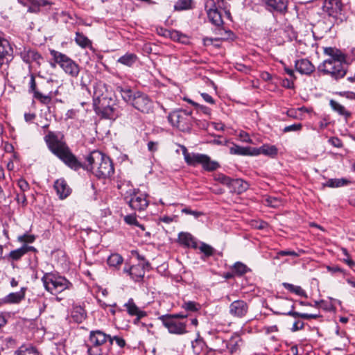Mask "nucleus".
Returning <instances> with one entry per match:
<instances>
[{"mask_svg": "<svg viewBox=\"0 0 355 355\" xmlns=\"http://www.w3.org/2000/svg\"><path fill=\"white\" fill-rule=\"evenodd\" d=\"M59 136L49 131L44 141L50 151L73 170L83 168L91 171L98 178L105 179L114 173L113 164L109 157L98 150H94L87 157V164L84 166L72 153L67 144Z\"/></svg>", "mask_w": 355, "mask_h": 355, "instance_id": "1", "label": "nucleus"}, {"mask_svg": "<svg viewBox=\"0 0 355 355\" xmlns=\"http://www.w3.org/2000/svg\"><path fill=\"white\" fill-rule=\"evenodd\" d=\"M121 95L123 101L139 112L148 114L153 110V102L146 94L130 89H121Z\"/></svg>", "mask_w": 355, "mask_h": 355, "instance_id": "2", "label": "nucleus"}, {"mask_svg": "<svg viewBox=\"0 0 355 355\" xmlns=\"http://www.w3.org/2000/svg\"><path fill=\"white\" fill-rule=\"evenodd\" d=\"M110 335L101 330L91 331L85 346L88 355H107Z\"/></svg>", "mask_w": 355, "mask_h": 355, "instance_id": "3", "label": "nucleus"}, {"mask_svg": "<svg viewBox=\"0 0 355 355\" xmlns=\"http://www.w3.org/2000/svg\"><path fill=\"white\" fill-rule=\"evenodd\" d=\"M45 289L52 295H57L68 289L71 284L65 277L53 272L45 273L42 277Z\"/></svg>", "mask_w": 355, "mask_h": 355, "instance_id": "4", "label": "nucleus"}, {"mask_svg": "<svg viewBox=\"0 0 355 355\" xmlns=\"http://www.w3.org/2000/svg\"><path fill=\"white\" fill-rule=\"evenodd\" d=\"M182 153L184 160L188 165L196 166L198 164H201L203 168L208 171H214L220 166L217 162L211 160L208 155L200 153H189L184 146H183Z\"/></svg>", "mask_w": 355, "mask_h": 355, "instance_id": "5", "label": "nucleus"}, {"mask_svg": "<svg viewBox=\"0 0 355 355\" xmlns=\"http://www.w3.org/2000/svg\"><path fill=\"white\" fill-rule=\"evenodd\" d=\"M50 54L53 57L54 62L58 64L67 74L73 78H76L78 76L80 67L74 60L67 55L54 49L50 50Z\"/></svg>", "mask_w": 355, "mask_h": 355, "instance_id": "6", "label": "nucleus"}, {"mask_svg": "<svg viewBox=\"0 0 355 355\" xmlns=\"http://www.w3.org/2000/svg\"><path fill=\"white\" fill-rule=\"evenodd\" d=\"M318 70L324 74L330 75L335 80H338L346 75L347 67L345 64L338 61L325 60L318 66Z\"/></svg>", "mask_w": 355, "mask_h": 355, "instance_id": "7", "label": "nucleus"}, {"mask_svg": "<svg viewBox=\"0 0 355 355\" xmlns=\"http://www.w3.org/2000/svg\"><path fill=\"white\" fill-rule=\"evenodd\" d=\"M168 333L175 335H184L188 333L187 321L175 319V317L162 315L158 318Z\"/></svg>", "mask_w": 355, "mask_h": 355, "instance_id": "8", "label": "nucleus"}, {"mask_svg": "<svg viewBox=\"0 0 355 355\" xmlns=\"http://www.w3.org/2000/svg\"><path fill=\"white\" fill-rule=\"evenodd\" d=\"M130 198L128 201L130 207L136 211H143L148 205L147 195L139 189H134L130 193Z\"/></svg>", "mask_w": 355, "mask_h": 355, "instance_id": "9", "label": "nucleus"}, {"mask_svg": "<svg viewBox=\"0 0 355 355\" xmlns=\"http://www.w3.org/2000/svg\"><path fill=\"white\" fill-rule=\"evenodd\" d=\"M138 258L141 260V262L123 268V272L128 273L135 282L141 281L145 275L146 268L149 267V263L145 261L143 257L138 255Z\"/></svg>", "mask_w": 355, "mask_h": 355, "instance_id": "10", "label": "nucleus"}, {"mask_svg": "<svg viewBox=\"0 0 355 355\" xmlns=\"http://www.w3.org/2000/svg\"><path fill=\"white\" fill-rule=\"evenodd\" d=\"M12 58V48L9 42L0 37V68L6 69Z\"/></svg>", "mask_w": 355, "mask_h": 355, "instance_id": "11", "label": "nucleus"}, {"mask_svg": "<svg viewBox=\"0 0 355 355\" xmlns=\"http://www.w3.org/2000/svg\"><path fill=\"white\" fill-rule=\"evenodd\" d=\"M248 304L243 300H236L233 301L229 306L230 315L235 318H243L248 313Z\"/></svg>", "mask_w": 355, "mask_h": 355, "instance_id": "12", "label": "nucleus"}, {"mask_svg": "<svg viewBox=\"0 0 355 355\" xmlns=\"http://www.w3.org/2000/svg\"><path fill=\"white\" fill-rule=\"evenodd\" d=\"M190 114L186 110L174 111L169 114L168 119L174 127L184 128L187 124V119Z\"/></svg>", "mask_w": 355, "mask_h": 355, "instance_id": "13", "label": "nucleus"}, {"mask_svg": "<svg viewBox=\"0 0 355 355\" xmlns=\"http://www.w3.org/2000/svg\"><path fill=\"white\" fill-rule=\"evenodd\" d=\"M342 6L340 0H324L322 8L329 16L336 17L340 12Z\"/></svg>", "mask_w": 355, "mask_h": 355, "instance_id": "14", "label": "nucleus"}, {"mask_svg": "<svg viewBox=\"0 0 355 355\" xmlns=\"http://www.w3.org/2000/svg\"><path fill=\"white\" fill-rule=\"evenodd\" d=\"M26 291V287H21L19 291L10 293L6 295L3 298L1 299V302L3 304H19L22 300L25 299Z\"/></svg>", "mask_w": 355, "mask_h": 355, "instance_id": "15", "label": "nucleus"}, {"mask_svg": "<svg viewBox=\"0 0 355 355\" xmlns=\"http://www.w3.org/2000/svg\"><path fill=\"white\" fill-rule=\"evenodd\" d=\"M288 0H266L269 10L285 14L288 10Z\"/></svg>", "mask_w": 355, "mask_h": 355, "instance_id": "16", "label": "nucleus"}, {"mask_svg": "<svg viewBox=\"0 0 355 355\" xmlns=\"http://www.w3.org/2000/svg\"><path fill=\"white\" fill-rule=\"evenodd\" d=\"M54 189H55L59 198L61 200L67 198L71 192V188L62 178L58 179L55 182Z\"/></svg>", "mask_w": 355, "mask_h": 355, "instance_id": "17", "label": "nucleus"}, {"mask_svg": "<svg viewBox=\"0 0 355 355\" xmlns=\"http://www.w3.org/2000/svg\"><path fill=\"white\" fill-rule=\"evenodd\" d=\"M20 55L23 61L28 64L35 62L40 64V60L42 59L41 55L37 51L27 48H24Z\"/></svg>", "mask_w": 355, "mask_h": 355, "instance_id": "18", "label": "nucleus"}, {"mask_svg": "<svg viewBox=\"0 0 355 355\" xmlns=\"http://www.w3.org/2000/svg\"><path fill=\"white\" fill-rule=\"evenodd\" d=\"M295 67L296 70L302 74L309 75L315 70L314 65L307 59L296 60Z\"/></svg>", "mask_w": 355, "mask_h": 355, "instance_id": "19", "label": "nucleus"}, {"mask_svg": "<svg viewBox=\"0 0 355 355\" xmlns=\"http://www.w3.org/2000/svg\"><path fill=\"white\" fill-rule=\"evenodd\" d=\"M279 304V305L290 306L291 309L288 311H286V310L273 311L274 313L276 315H286L292 316L295 318H302V315H304V313H301L294 311H293V309L295 308L294 304L288 299H280Z\"/></svg>", "mask_w": 355, "mask_h": 355, "instance_id": "20", "label": "nucleus"}, {"mask_svg": "<svg viewBox=\"0 0 355 355\" xmlns=\"http://www.w3.org/2000/svg\"><path fill=\"white\" fill-rule=\"evenodd\" d=\"M324 53L331 57L328 59L330 61H338L345 64L346 56L338 49L326 47L324 49Z\"/></svg>", "mask_w": 355, "mask_h": 355, "instance_id": "21", "label": "nucleus"}, {"mask_svg": "<svg viewBox=\"0 0 355 355\" xmlns=\"http://www.w3.org/2000/svg\"><path fill=\"white\" fill-rule=\"evenodd\" d=\"M228 188L232 193H241L248 188V184L241 179H230Z\"/></svg>", "mask_w": 355, "mask_h": 355, "instance_id": "22", "label": "nucleus"}, {"mask_svg": "<svg viewBox=\"0 0 355 355\" xmlns=\"http://www.w3.org/2000/svg\"><path fill=\"white\" fill-rule=\"evenodd\" d=\"M126 308V311L129 315L132 316H136L139 318H142L146 316V313L144 311L141 310L134 302L133 299L130 298L124 304Z\"/></svg>", "mask_w": 355, "mask_h": 355, "instance_id": "23", "label": "nucleus"}, {"mask_svg": "<svg viewBox=\"0 0 355 355\" xmlns=\"http://www.w3.org/2000/svg\"><path fill=\"white\" fill-rule=\"evenodd\" d=\"M209 20L216 26L220 27L223 24L222 14L214 6V8L209 9L207 11Z\"/></svg>", "mask_w": 355, "mask_h": 355, "instance_id": "24", "label": "nucleus"}, {"mask_svg": "<svg viewBox=\"0 0 355 355\" xmlns=\"http://www.w3.org/2000/svg\"><path fill=\"white\" fill-rule=\"evenodd\" d=\"M252 154L253 155L263 154L265 155L274 157L277 154V148L275 146L263 145L258 148H253Z\"/></svg>", "mask_w": 355, "mask_h": 355, "instance_id": "25", "label": "nucleus"}, {"mask_svg": "<svg viewBox=\"0 0 355 355\" xmlns=\"http://www.w3.org/2000/svg\"><path fill=\"white\" fill-rule=\"evenodd\" d=\"M178 239L182 244L187 247H191L195 249L198 248L195 239L189 233H180L178 236Z\"/></svg>", "mask_w": 355, "mask_h": 355, "instance_id": "26", "label": "nucleus"}, {"mask_svg": "<svg viewBox=\"0 0 355 355\" xmlns=\"http://www.w3.org/2000/svg\"><path fill=\"white\" fill-rule=\"evenodd\" d=\"M329 105L334 112L343 116L345 119H347L351 116V112H349L343 105L335 100H330Z\"/></svg>", "mask_w": 355, "mask_h": 355, "instance_id": "27", "label": "nucleus"}, {"mask_svg": "<svg viewBox=\"0 0 355 355\" xmlns=\"http://www.w3.org/2000/svg\"><path fill=\"white\" fill-rule=\"evenodd\" d=\"M71 317L78 323H81L85 320L87 313L81 306H74L71 311Z\"/></svg>", "mask_w": 355, "mask_h": 355, "instance_id": "28", "label": "nucleus"}, {"mask_svg": "<svg viewBox=\"0 0 355 355\" xmlns=\"http://www.w3.org/2000/svg\"><path fill=\"white\" fill-rule=\"evenodd\" d=\"M230 153L232 155H253L252 148L242 147L236 144H234L230 147Z\"/></svg>", "mask_w": 355, "mask_h": 355, "instance_id": "29", "label": "nucleus"}, {"mask_svg": "<svg viewBox=\"0 0 355 355\" xmlns=\"http://www.w3.org/2000/svg\"><path fill=\"white\" fill-rule=\"evenodd\" d=\"M137 60V56L134 53H128L120 57L117 62L127 67H132Z\"/></svg>", "mask_w": 355, "mask_h": 355, "instance_id": "30", "label": "nucleus"}, {"mask_svg": "<svg viewBox=\"0 0 355 355\" xmlns=\"http://www.w3.org/2000/svg\"><path fill=\"white\" fill-rule=\"evenodd\" d=\"M191 347L195 354H200L205 347V343L200 337L199 332L197 334V338L192 341Z\"/></svg>", "mask_w": 355, "mask_h": 355, "instance_id": "31", "label": "nucleus"}, {"mask_svg": "<svg viewBox=\"0 0 355 355\" xmlns=\"http://www.w3.org/2000/svg\"><path fill=\"white\" fill-rule=\"evenodd\" d=\"M76 43L82 48L92 46V42L82 33L76 32L75 37Z\"/></svg>", "mask_w": 355, "mask_h": 355, "instance_id": "32", "label": "nucleus"}, {"mask_svg": "<svg viewBox=\"0 0 355 355\" xmlns=\"http://www.w3.org/2000/svg\"><path fill=\"white\" fill-rule=\"evenodd\" d=\"M24 254V250L22 247H21L18 249L10 251L5 258H7L8 260H11L12 261H19Z\"/></svg>", "mask_w": 355, "mask_h": 355, "instance_id": "33", "label": "nucleus"}, {"mask_svg": "<svg viewBox=\"0 0 355 355\" xmlns=\"http://www.w3.org/2000/svg\"><path fill=\"white\" fill-rule=\"evenodd\" d=\"M283 286L289 291L300 296H306L305 291L299 286H295L289 283H283Z\"/></svg>", "mask_w": 355, "mask_h": 355, "instance_id": "34", "label": "nucleus"}, {"mask_svg": "<svg viewBox=\"0 0 355 355\" xmlns=\"http://www.w3.org/2000/svg\"><path fill=\"white\" fill-rule=\"evenodd\" d=\"M123 259L119 254H112L107 259V264L111 267H117L123 263Z\"/></svg>", "mask_w": 355, "mask_h": 355, "instance_id": "35", "label": "nucleus"}, {"mask_svg": "<svg viewBox=\"0 0 355 355\" xmlns=\"http://www.w3.org/2000/svg\"><path fill=\"white\" fill-rule=\"evenodd\" d=\"M232 270L234 274L241 276L248 272L250 269L244 263L241 262H236L234 263Z\"/></svg>", "mask_w": 355, "mask_h": 355, "instance_id": "36", "label": "nucleus"}, {"mask_svg": "<svg viewBox=\"0 0 355 355\" xmlns=\"http://www.w3.org/2000/svg\"><path fill=\"white\" fill-rule=\"evenodd\" d=\"M198 248L206 257L214 255L215 252L214 248L205 243H202Z\"/></svg>", "mask_w": 355, "mask_h": 355, "instance_id": "37", "label": "nucleus"}, {"mask_svg": "<svg viewBox=\"0 0 355 355\" xmlns=\"http://www.w3.org/2000/svg\"><path fill=\"white\" fill-rule=\"evenodd\" d=\"M182 307L187 311L195 312L198 311L200 309V305L195 302L189 301L184 302L182 304Z\"/></svg>", "mask_w": 355, "mask_h": 355, "instance_id": "38", "label": "nucleus"}, {"mask_svg": "<svg viewBox=\"0 0 355 355\" xmlns=\"http://www.w3.org/2000/svg\"><path fill=\"white\" fill-rule=\"evenodd\" d=\"M218 33L217 34H218V37L216 40H225L228 39H232L234 35L233 33L231 31H226L220 28L218 29Z\"/></svg>", "mask_w": 355, "mask_h": 355, "instance_id": "39", "label": "nucleus"}, {"mask_svg": "<svg viewBox=\"0 0 355 355\" xmlns=\"http://www.w3.org/2000/svg\"><path fill=\"white\" fill-rule=\"evenodd\" d=\"M33 97L45 105L50 103L51 101V97L49 95H44L40 92H35Z\"/></svg>", "mask_w": 355, "mask_h": 355, "instance_id": "40", "label": "nucleus"}, {"mask_svg": "<svg viewBox=\"0 0 355 355\" xmlns=\"http://www.w3.org/2000/svg\"><path fill=\"white\" fill-rule=\"evenodd\" d=\"M124 220L126 223H128L129 225H136V226L140 227L142 230H145L144 226L143 225H141L139 223L135 216H134V215H128V216H125Z\"/></svg>", "mask_w": 355, "mask_h": 355, "instance_id": "41", "label": "nucleus"}, {"mask_svg": "<svg viewBox=\"0 0 355 355\" xmlns=\"http://www.w3.org/2000/svg\"><path fill=\"white\" fill-rule=\"evenodd\" d=\"M115 340L116 344L120 347H123L125 345V341L123 338H121V337H119V336H113L112 337L110 335V338H108V347L109 348L111 347V346L113 344V341Z\"/></svg>", "mask_w": 355, "mask_h": 355, "instance_id": "42", "label": "nucleus"}, {"mask_svg": "<svg viewBox=\"0 0 355 355\" xmlns=\"http://www.w3.org/2000/svg\"><path fill=\"white\" fill-rule=\"evenodd\" d=\"M191 0H178L175 5L176 10H186L191 7Z\"/></svg>", "mask_w": 355, "mask_h": 355, "instance_id": "43", "label": "nucleus"}, {"mask_svg": "<svg viewBox=\"0 0 355 355\" xmlns=\"http://www.w3.org/2000/svg\"><path fill=\"white\" fill-rule=\"evenodd\" d=\"M230 178L228 176H226L223 173H218L214 175V180L224 185H226L228 187Z\"/></svg>", "mask_w": 355, "mask_h": 355, "instance_id": "44", "label": "nucleus"}, {"mask_svg": "<svg viewBox=\"0 0 355 355\" xmlns=\"http://www.w3.org/2000/svg\"><path fill=\"white\" fill-rule=\"evenodd\" d=\"M28 3V12L32 13H37L40 9L37 0H27Z\"/></svg>", "mask_w": 355, "mask_h": 355, "instance_id": "45", "label": "nucleus"}, {"mask_svg": "<svg viewBox=\"0 0 355 355\" xmlns=\"http://www.w3.org/2000/svg\"><path fill=\"white\" fill-rule=\"evenodd\" d=\"M344 179H331L327 182V185L330 187H339L347 183Z\"/></svg>", "mask_w": 355, "mask_h": 355, "instance_id": "46", "label": "nucleus"}, {"mask_svg": "<svg viewBox=\"0 0 355 355\" xmlns=\"http://www.w3.org/2000/svg\"><path fill=\"white\" fill-rule=\"evenodd\" d=\"M302 125L300 123H294L290 125H287L284 127L283 129L284 132H298L302 130Z\"/></svg>", "mask_w": 355, "mask_h": 355, "instance_id": "47", "label": "nucleus"}, {"mask_svg": "<svg viewBox=\"0 0 355 355\" xmlns=\"http://www.w3.org/2000/svg\"><path fill=\"white\" fill-rule=\"evenodd\" d=\"M35 239V236L31 234H24L18 236V241L21 243H33Z\"/></svg>", "mask_w": 355, "mask_h": 355, "instance_id": "48", "label": "nucleus"}, {"mask_svg": "<svg viewBox=\"0 0 355 355\" xmlns=\"http://www.w3.org/2000/svg\"><path fill=\"white\" fill-rule=\"evenodd\" d=\"M28 92L30 93H33V95L35 94V92H38L36 89L35 76L33 73H31L30 75Z\"/></svg>", "mask_w": 355, "mask_h": 355, "instance_id": "49", "label": "nucleus"}, {"mask_svg": "<svg viewBox=\"0 0 355 355\" xmlns=\"http://www.w3.org/2000/svg\"><path fill=\"white\" fill-rule=\"evenodd\" d=\"M17 185L19 187L20 190L22 193H24L25 191L29 190L30 186L29 184L27 182L26 180L24 179H19L17 182Z\"/></svg>", "mask_w": 355, "mask_h": 355, "instance_id": "50", "label": "nucleus"}, {"mask_svg": "<svg viewBox=\"0 0 355 355\" xmlns=\"http://www.w3.org/2000/svg\"><path fill=\"white\" fill-rule=\"evenodd\" d=\"M266 202L268 206L272 207H277L280 205V200L275 197H268L266 199Z\"/></svg>", "mask_w": 355, "mask_h": 355, "instance_id": "51", "label": "nucleus"}, {"mask_svg": "<svg viewBox=\"0 0 355 355\" xmlns=\"http://www.w3.org/2000/svg\"><path fill=\"white\" fill-rule=\"evenodd\" d=\"M15 200L19 204L21 203L23 207H25L27 205V199L24 193H17Z\"/></svg>", "mask_w": 355, "mask_h": 355, "instance_id": "52", "label": "nucleus"}, {"mask_svg": "<svg viewBox=\"0 0 355 355\" xmlns=\"http://www.w3.org/2000/svg\"><path fill=\"white\" fill-rule=\"evenodd\" d=\"M238 137L239 139L243 142L252 143V140L250 137V135L244 131H241L238 135Z\"/></svg>", "mask_w": 355, "mask_h": 355, "instance_id": "53", "label": "nucleus"}, {"mask_svg": "<svg viewBox=\"0 0 355 355\" xmlns=\"http://www.w3.org/2000/svg\"><path fill=\"white\" fill-rule=\"evenodd\" d=\"M189 103L197 107L198 110L202 112L204 114L207 115L210 114L211 110L209 107L204 105H200L198 103L193 102L192 101H189Z\"/></svg>", "mask_w": 355, "mask_h": 355, "instance_id": "54", "label": "nucleus"}, {"mask_svg": "<svg viewBox=\"0 0 355 355\" xmlns=\"http://www.w3.org/2000/svg\"><path fill=\"white\" fill-rule=\"evenodd\" d=\"M304 324L303 322H300L299 320H297L295 321L293 324V327L291 328V331L293 332H295V331H297L298 330H301L304 328Z\"/></svg>", "mask_w": 355, "mask_h": 355, "instance_id": "55", "label": "nucleus"}, {"mask_svg": "<svg viewBox=\"0 0 355 355\" xmlns=\"http://www.w3.org/2000/svg\"><path fill=\"white\" fill-rule=\"evenodd\" d=\"M329 142L336 148H340L343 146L342 141L337 137H332L329 139Z\"/></svg>", "mask_w": 355, "mask_h": 355, "instance_id": "56", "label": "nucleus"}, {"mask_svg": "<svg viewBox=\"0 0 355 355\" xmlns=\"http://www.w3.org/2000/svg\"><path fill=\"white\" fill-rule=\"evenodd\" d=\"M182 211L187 214L193 215L195 218H198L200 216L202 215V213H200L199 211H193V210L187 209V208L183 209Z\"/></svg>", "mask_w": 355, "mask_h": 355, "instance_id": "57", "label": "nucleus"}, {"mask_svg": "<svg viewBox=\"0 0 355 355\" xmlns=\"http://www.w3.org/2000/svg\"><path fill=\"white\" fill-rule=\"evenodd\" d=\"M279 254L281 256H293V257H298L299 254L293 250H282L279 252Z\"/></svg>", "mask_w": 355, "mask_h": 355, "instance_id": "58", "label": "nucleus"}, {"mask_svg": "<svg viewBox=\"0 0 355 355\" xmlns=\"http://www.w3.org/2000/svg\"><path fill=\"white\" fill-rule=\"evenodd\" d=\"M201 96L206 102L211 103V104L214 103V100L209 94H208L207 93H202Z\"/></svg>", "mask_w": 355, "mask_h": 355, "instance_id": "59", "label": "nucleus"}, {"mask_svg": "<svg viewBox=\"0 0 355 355\" xmlns=\"http://www.w3.org/2000/svg\"><path fill=\"white\" fill-rule=\"evenodd\" d=\"M157 144L154 141H149L148 143V149L151 152H154L157 150Z\"/></svg>", "mask_w": 355, "mask_h": 355, "instance_id": "60", "label": "nucleus"}, {"mask_svg": "<svg viewBox=\"0 0 355 355\" xmlns=\"http://www.w3.org/2000/svg\"><path fill=\"white\" fill-rule=\"evenodd\" d=\"M168 316H173V317H175V319H178V320H183V319H186L187 318V315H184V314H182V313H175V314H166Z\"/></svg>", "mask_w": 355, "mask_h": 355, "instance_id": "61", "label": "nucleus"}, {"mask_svg": "<svg viewBox=\"0 0 355 355\" xmlns=\"http://www.w3.org/2000/svg\"><path fill=\"white\" fill-rule=\"evenodd\" d=\"M39 4V7L51 6L53 3L49 0H37Z\"/></svg>", "mask_w": 355, "mask_h": 355, "instance_id": "62", "label": "nucleus"}, {"mask_svg": "<svg viewBox=\"0 0 355 355\" xmlns=\"http://www.w3.org/2000/svg\"><path fill=\"white\" fill-rule=\"evenodd\" d=\"M318 317H320V315L318 314L304 313V315H302V319H305V320L316 319Z\"/></svg>", "mask_w": 355, "mask_h": 355, "instance_id": "63", "label": "nucleus"}, {"mask_svg": "<svg viewBox=\"0 0 355 355\" xmlns=\"http://www.w3.org/2000/svg\"><path fill=\"white\" fill-rule=\"evenodd\" d=\"M343 261L346 263L349 267L352 268L355 266V262L352 260L349 257L343 259Z\"/></svg>", "mask_w": 355, "mask_h": 355, "instance_id": "64", "label": "nucleus"}]
</instances>
